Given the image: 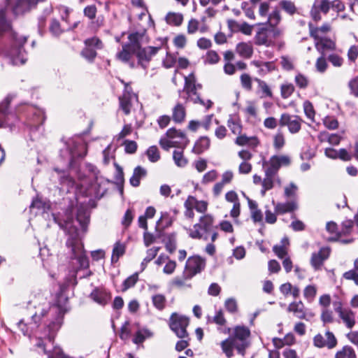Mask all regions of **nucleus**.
<instances>
[{
  "label": "nucleus",
  "instance_id": "obj_64",
  "mask_svg": "<svg viewBox=\"0 0 358 358\" xmlns=\"http://www.w3.org/2000/svg\"><path fill=\"white\" fill-rule=\"evenodd\" d=\"M343 278L348 280H352L356 285H358V271L356 270L351 269L345 272Z\"/></svg>",
  "mask_w": 358,
  "mask_h": 358
},
{
  "label": "nucleus",
  "instance_id": "obj_20",
  "mask_svg": "<svg viewBox=\"0 0 358 358\" xmlns=\"http://www.w3.org/2000/svg\"><path fill=\"white\" fill-rule=\"evenodd\" d=\"M330 255V249L329 248H322L317 252H313L310 258V264L315 271L322 269L325 260H327Z\"/></svg>",
  "mask_w": 358,
  "mask_h": 358
},
{
  "label": "nucleus",
  "instance_id": "obj_23",
  "mask_svg": "<svg viewBox=\"0 0 358 358\" xmlns=\"http://www.w3.org/2000/svg\"><path fill=\"white\" fill-rule=\"evenodd\" d=\"M272 203L274 205V210L277 215H283L287 213H292L298 209V203L296 200H292L285 203H275L273 200Z\"/></svg>",
  "mask_w": 358,
  "mask_h": 358
},
{
  "label": "nucleus",
  "instance_id": "obj_36",
  "mask_svg": "<svg viewBox=\"0 0 358 358\" xmlns=\"http://www.w3.org/2000/svg\"><path fill=\"white\" fill-rule=\"evenodd\" d=\"M127 89L124 90L123 94L120 97V106L125 115H129L131 111V103L129 94H127Z\"/></svg>",
  "mask_w": 358,
  "mask_h": 358
},
{
  "label": "nucleus",
  "instance_id": "obj_30",
  "mask_svg": "<svg viewBox=\"0 0 358 358\" xmlns=\"http://www.w3.org/2000/svg\"><path fill=\"white\" fill-rule=\"evenodd\" d=\"M210 140L208 136H201L194 143L192 152L200 155L210 148Z\"/></svg>",
  "mask_w": 358,
  "mask_h": 358
},
{
  "label": "nucleus",
  "instance_id": "obj_3",
  "mask_svg": "<svg viewBox=\"0 0 358 358\" xmlns=\"http://www.w3.org/2000/svg\"><path fill=\"white\" fill-rule=\"evenodd\" d=\"M66 246L68 249L69 266L73 271L71 279L67 282V285L71 284L76 285L77 272L81 269L88 268L90 266L89 259L77 229L69 232Z\"/></svg>",
  "mask_w": 358,
  "mask_h": 358
},
{
  "label": "nucleus",
  "instance_id": "obj_16",
  "mask_svg": "<svg viewBox=\"0 0 358 358\" xmlns=\"http://www.w3.org/2000/svg\"><path fill=\"white\" fill-rule=\"evenodd\" d=\"M45 0H15L12 5V10L15 15H23L35 8L37 4Z\"/></svg>",
  "mask_w": 358,
  "mask_h": 358
},
{
  "label": "nucleus",
  "instance_id": "obj_61",
  "mask_svg": "<svg viewBox=\"0 0 358 358\" xmlns=\"http://www.w3.org/2000/svg\"><path fill=\"white\" fill-rule=\"evenodd\" d=\"M241 83L243 88L248 91H251L252 89V79L248 73H243L241 77Z\"/></svg>",
  "mask_w": 358,
  "mask_h": 358
},
{
  "label": "nucleus",
  "instance_id": "obj_4",
  "mask_svg": "<svg viewBox=\"0 0 358 358\" xmlns=\"http://www.w3.org/2000/svg\"><path fill=\"white\" fill-rule=\"evenodd\" d=\"M250 330L245 326H236L231 329L229 336L220 343L223 353L227 358L234 356V350L242 356L245 355V350L250 345L249 338Z\"/></svg>",
  "mask_w": 358,
  "mask_h": 358
},
{
  "label": "nucleus",
  "instance_id": "obj_12",
  "mask_svg": "<svg viewBox=\"0 0 358 358\" xmlns=\"http://www.w3.org/2000/svg\"><path fill=\"white\" fill-rule=\"evenodd\" d=\"M27 42V38H15V45L10 51V61L13 65H22L27 61L26 52L23 45Z\"/></svg>",
  "mask_w": 358,
  "mask_h": 358
},
{
  "label": "nucleus",
  "instance_id": "obj_42",
  "mask_svg": "<svg viewBox=\"0 0 358 358\" xmlns=\"http://www.w3.org/2000/svg\"><path fill=\"white\" fill-rule=\"evenodd\" d=\"M335 358H357L354 349L350 345H345L336 352Z\"/></svg>",
  "mask_w": 358,
  "mask_h": 358
},
{
  "label": "nucleus",
  "instance_id": "obj_51",
  "mask_svg": "<svg viewBox=\"0 0 358 358\" xmlns=\"http://www.w3.org/2000/svg\"><path fill=\"white\" fill-rule=\"evenodd\" d=\"M80 55L83 57H84L89 62H93L96 57L97 52L96 50L94 48L85 47L82 50Z\"/></svg>",
  "mask_w": 358,
  "mask_h": 358
},
{
  "label": "nucleus",
  "instance_id": "obj_45",
  "mask_svg": "<svg viewBox=\"0 0 358 358\" xmlns=\"http://www.w3.org/2000/svg\"><path fill=\"white\" fill-rule=\"evenodd\" d=\"M279 6L282 10L289 15H294L297 13V8L292 1L282 0L279 2Z\"/></svg>",
  "mask_w": 358,
  "mask_h": 358
},
{
  "label": "nucleus",
  "instance_id": "obj_37",
  "mask_svg": "<svg viewBox=\"0 0 358 358\" xmlns=\"http://www.w3.org/2000/svg\"><path fill=\"white\" fill-rule=\"evenodd\" d=\"M281 21L280 12L278 8L274 9L268 15L266 23L261 25H268L269 27H277ZM260 25V24H258Z\"/></svg>",
  "mask_w": 358,
  "mask_h": 358
},
{
  "label": "nucleus",
  "instance_id": "obj_15",
  "mask_svg": "<svg viewBox=\"0 0 358 358\" xmlns=\"http://www.w3.org/2000/svg\"><path fill=\"white\" fill-rule=\"evenodd\" d=\"M326 339L321 334H317L313 338V345L318 348L327 347L328 349L334 348L337 344L338 341L334 334L330 331H327L324 334Z\"/></svg>",
  "mask_w": 358,
  "mask_h": 358
},
{
  "label": "nucleus",
  "instance_id": "obj_13",
  "mask_svg": "<svg viewBox=\"0 0 358 358\" xmlns=\"http://www.w3.org/2000/svg\"><path fill=\"white\" fill-rule=\"evenodd\" d=\"M303 120L298 115L282 113L279 120L280 127H287L291 134H297L301 128Z\"/></svg>",
  "mask_w": 358,
  "mask_h": 358
},
{
  "label": "nucleus",
  "instance_id": "obj_63",
  "mask_svg": "<svg viewBox=\"0 0 358 358\" xmlns=\"http://www.w3.org/2000/svg\"><path fill=\"white\" fill-rule=\"evenodd\" d=\"M327 59L335 67H341L344 62L343 58L336 53L330 54Z\"/></svg>",
  "mask_w": 358,
  "mask_h": 358
},
{
  "label": "nucleus",
  "instance_id": "obj_60",
  "mask_svg": "<svg viewBox=\"0 0 358 358\" xmlns=\"http://www.w3.org/2000/svg\"><path fill=\"white\" fill-rule=\"evenodd\" d=\"M294 91V86L292 83L282 84L280 86V94L283 99L289 98Z\"/></svg>",
  "mask_w": 358,
  "mask_h": 358
},
{
  "label": "nucleus",
  "instance_id": "obj_31",
  "mask_svg": "<svg viewBox=\"0 0 358 358\" xmlns=\"http://www.w3.org/2000/svg\"><path fill=\"white\" fill-rule=\"evenodd\" d=\"M236 51L240 57L249 59L252 56L253 47L250 43L241 42L237 44Z\"/></svg>",
  "mask_w": 358,
  "mask_h": 358
},
{
  "label": "nucleus",
  "instance_id": "obj_27",
  "mask_svg": "<svg viewBox=\"0 0 358 358\" xmlns=\"http://www.w3.org/2000/svg\"><path fill=\"white\" fill-rule=\"evenodd\" d=\"M186 117V107L184 104L178 102L172 109V119L174 122L181 124Z\"/></svg>",
  "mask_w": 358,
  "mask_h": 358
},
{
  "label": "nucleus",
  "instance_id": "obj_18",
  "mask_svg": "<svg viewBox=\"0 0 358 358\" xmlns=\"http://www.w3.org/2000/svg\"><path fill=\"white\" fill-rule=\"evenodd\" d=\"M227 27L231 33H241L246 36H250L252 33L253 26L246 22H238L229 19L227 21Z\"/></svg>",
  "mask_w": 358,
  "mask_h": 358
},
{
  "label": "nucleus",
  "instance_id": "obj_47",
  "mask_svg": "<svg viewBox=\"0 0 358 358\" xmlns=\"http://www.w3.org/2000/svg\"><path fill=\"white\" fill-rule=\"evenodd\" d=\"M49 30L52 36L58 37L66 31V29L62 28L59 20L54 18L50 21Z\"/></svg>",
  "mask_w": 358,
  "mask_h": 358
},
{
  "label": "nucleus",
  "instance_id": "obj_56",
  "mask_svg": "<svg viewBox=\"0 0 358 358\" xmlns=\"http://www.w3.org/2000/svg\"><path fill=\"white\" fill-rule=\"evenodd\" d=\"M285 144V140L282 132L280 130L273 136V147L275 150H280Z\"/></svg>",
  "mask_w": 358,
  "mask_h": 358
},
{
  "label": "nucleus",
  "instance_id": "obj_19",
  "mask_svg": "<svg viewBox=\"0 0 358 358\" xmlns=\"http://www.w3.org/2000/svg\"><path fill=\"white\" fill-rule=\"evenodd\" d=\"M208 323H214L217 325V331L223 334H229L231 331L230 327H226L227 320L224 316V313L222 310L216 311L213 317L208 316L207 317Z\"/></svg>",
  "mask_w": 358,
  "mask_h": 358
},
{
  "label": "nucleus",
  "instance_id": "obj_8",
  "mask_svg": "<svg viewBox=\"0 0 358 358\" xmlns=\"http://www.w3.org/2000/svg\"><path fill=\"white\" fill-rule=\"evenodd\" d=\"M66 151L69 152L68 165L73 166L74 162L79 158H83L87 155V145L81 140L76 141L73 139L68 140L66 143Z\"/></svg>",
  "mask_w": 358,
  "mask_h": 358
},
{
  "label": "nucleus",
  "instance_id": "obj_58",
  "mask_svg": "<svg viewBox=\"0 0 358 358\" xmlns=\"http://www.w3.org/2000/svg\"><path fill=\"white\" fill-rule=\"evenodd\" d=\"M294 82L300 89H306L309 85L308 78L301 73H298L296 75Z\"/></svg>",
  "mask_w": 358,
  "mask_h": 358
},
{
  "label": "nucleus",
  "instance_id": "obj_48",
  "mask_svg": "<svg viewBox=\"0 0 358 358\" xmlns=\"http://www.w3.org/2000/svg\"><path fill=\"white\" fill-rule=\"evenodd\" d=\"M168 252L173 253L176 249V237L174 234H167L164 239Z\"/></svg>",
  "mask_w": 358,
  "mask_h": 358
},
{
  "label": "nucleus",
  "instance_id": "obj_28",
  "mask_svg": "<svg viewBox=\"0 0 358 358\" xmlns=\"http://www.w3.org/2000/svg\"><path fill=\"white\" fill-rule=\"evenodd\" d=\"M287 311L293 313L294 315L299 319H306V308L301 301H293L290 303L288 306Z\"/></svg>",
  "mask_w": 358,
  "mask_h": 358
},
{
  "label": "nucleus",
  "instance_id": "obj_1",
  "mask_svg": "<svg viewBox=\"0 0 358 358\" xmlns=\"http://www.w3.org/2000/svg\"><path fill=\"white\" fill-rule=\"evenodd\" d=\"M64 306L59 304H43L38 307L28 324L22 320L18 322V327L25 336L34 334L37 329L43 331L36 336V346L41 348L48 358L52 357L55 337L62 326L63 317L66 312Z\"/></svg>",
  "mask_w": 358,
  "mask_h": 358
},
{
  "label": "nucleus",
  "instance_id": "obj_43",
  "mask_svg": "<svg viewBox=\"0 0 358 358\" xmlns=\"http://www.w3.org/2000/svg\"><path fill=\"white\" fill-rule=\"evenodd\" d=\"M254 80L258 84V89L262 93V97L272 98V91L264 80L257 78H254Z\"/></svg>",
  "mask_w": 358,
  "mask_h": 358
},
{
  "label": "nucleus",
  "instance_id": "obj_11",
  "mask_svg": "<svg viewBox=\"0 0 358 358\" xmlns=\"http://www.w3.org/2000/svg\"><path fill=\"white\" fill-rule=\"evenodd\" d=\"M206 267V259L199 255L189 257L185 264L183 271L185 280H190L196 274L200 273Z\"/></svg>",
  "mask_w": 358,
  "mask_h": 358
},
{
  "label": "nucleus",
  "instance_id": "obj_14",
  "mask_svg": "<svg viewBox=\"0 0 358 358\" xmlns=\"http://www.w3.org/2000/svg\"><path fill=\"white\" fill-rule=\"evenodd\" d=\"M266 163L267 164L266 171L274 175H278V171L282 166L290 165L291 158L288 155H273Z\"/></svg>",
  "mask_w": 358,
  "mask_h": 358
},
{
  "label": "nucleus",
  "instance_id": "obj_62",
  "mask_svg": "<svg viewBox=\"0 0 358 358\" xmlns=\"http://www.w3.org/2000/svg\"><path fill=\"white\" fill-rule=\"evenodd\" d=\"M303 110L306 117L312 121H314L315 110L312 103L310 101H305L303 104Z\"/></svg>",
  "mask_w": 358,
  "mask_h": 358
},
{
  "label": "nucleus",
  "instance_id": "obj_32",
  "mask_svg": "<svg viewBox=\"0 0 358 358\" xmlns=\"http://www.w3.org/2000/svg\"><path fill=\"white\" fill-rule=\"evenodd\" d=\"M315 48L317 50L324 54V50H334L336 48V43L328 38H320L315 42Z\"/></svg>",
  "mask_w": 358,
  "mask_h": 358
},
{
  "label": "nucleus",
  "instance_id": "obj_33",
  "mask_svg": "<svg viewBox=\"0 0 358 358\" xmlns=\"http://www.w3.org/2000/svg\"><path fill=\"white\" fill-rule=\"evenodd\" d=\"M147 171L141 166H136L133 172V175L129 179V182L133 187H138L140 185L141 179L145 177Z\"/></svg>",
  "mask_w": 358,
  "mask_h": 358
},
{
  "label": "nucleus",
  "instance_id": "obj_50",
  "mask_svg": "<svg viewBox=\"0 0 358 358\" xmlns=\"http://www.w3.org/2000/svg\"><path fill=\"white\" fill-rule=\"evenodd\" d=\"M317 294V287L314 285H307L303 289V296L308 302L313 301Z\"/></svg>",
  "mask_w": 358,
  "mask_h": 358
},
{
  "label": "nucleus",
  "instance_id": "obj_44",
  "mask_svg": "<svg viewBox=\"0 0 358 358\" xmlns=\"http://www.w3.org/2000/svg\"><path fill=\"white\" fill-rule=\"evenodd\" d=\"M166 22L172 26H180L183 21V16L178 13H169L166 16Z\"/></svg>",
  "mask_w": 358,
  "mask_h": 358
},
{
  "label": "nucleus",
  "instance_id": "obj_22",
  "mask_svg": "<svg viewBox=\"0 0 358 358\" xmlns=\"http://www.w3.org/2000/svg\"><path fill=\"white\" fill-rule=\"evenodd\" d=\"M254 40L257 45L270 46L273 43V41L271 38L269 27L259 28L255 36Z\"/></svg>",
  "mask_w": 358,
  "mask_h": 358
},
{
  "label": "nucleus",
  "instance_id": "obj_7",
  "mask_svg": "<svg viewBox=\"0 0 358 358\" xmlns=\"http://www.w3.org/2000/svg\"><path fill=\"white\" fill-rule=\"evenodd\" d=\"M13 97V95L9 94L0 103V128L10 127L12 129L18 122L16 113L9 108V105Z\"/></svg>",
  "mask_w": 358,
  "mask_h": 358
},
{
  "label": "nucleus",
  "instance_id": "obj_39",
  "mask_svg": "<svg viewBox=\"0 0 358 358\" xmlns=\"http://www.w3.org/2000/svg\"><path fill=\"white\" fill-rule=\"evenodd\" d=\"M152 302L156 309L162 311L166 308L167 300L164 294H156L152 295Z\"/></svg>",
  "mask_w": 358,
  "mask_h": 358
},
{
  "label": "nucleus",
  "instance_id": "obj_21",
  "mask_svg": "<svg viewBox=\"0 0 358 358\" xmlns=\"http://www.w3.org/2000/svg\"><path fill=\"white\" fill-rule=\"evenodd\" d=\"M275 183L281 186L282 182L279 175H274L265 170V176L262 182V195L264 196L266 191L271 189L274 187Z\"/></svg>",
  "mask_w": 358,
  "mask_h": 358
},
{
  "label": "nucleus",
  "instance_id": "obj_38",
  "mask_svg": "<svg viewBox=\"0 0 358 358\" xmlns=\"http://www.w3.org/2000/svg\"><path fill=\"white\" fill-rule=\"evenodd\" d=\"M187 200L192 203L193 208L199 213H205L207 211L208 203L206 201H199L193 196H189Z\"/></svg>",
  "mask_w": 358,
  "mask_h": 358
},
{
  "label": "nucleus",
  "instance_id": "obj_10",
  "mask_svg": "<svg viewBox=\"0 0 358 358\" xmlns=\"http://www.w3.org/2000/svg\"><path fill=\"white\" fill-rule=\"evenodd\" d=\"M179 95L186 102L202 103V99L196 90L195 77L193 73H190L189 76H185V86L182 91L179 90Z\"/></svg>",
  "mask_w": 358,
  "mask_h": 358
},
{
  "label": "nucleus",
  "instance_id": "obj_59",
  "mask_svg": "<svg viewBox=\"0 0 358 358\" xmlns=\"http://www.w3.org/2000/svg\"><path fill=\"white\" fill-rule=\"evenodd\" d=\"M323 124L326 128L330 130H334L338 127V122L334 116H327L323 119Z\"/></svg>",
  "mask_w": 358,
  "mask_h": 358
},
{
  "label": "nucleus",
  "instance_id": "obj_24",
  "mask_svg": "<svg viewBox=\"0 0 358 358\" xmlns=\"http://www.w3.org/2000/svg\"><path fill=\"white\" fill-rule=\"evenodd\" d=\"M91 298L97 303L104 306L111 298V294L104 288H95L90 294Z\"/></svg>",
  "mask_w": 358,
  "mask_h": 358
},
{
  "label": "nucleus",
  "instance_id": "obj_26",
  "mask_svg": "<svg viewBox=\"0 0 358 358\" xmlns=\"http://www.w3.org/2000/svg\"><path fill=\"white\" fill-rule=\"evenodd\" d=\"M76 220L80 225L83 231H86L90 222V213L87 208L80 206L77 210Z\"/></svg>",
  "mask_w": 358,
  "mask_h": 358
},
{
  "label": "nucleus",
  "instance_id": "obj_57",
  "mask_svg": "<svg viewBox=\"0 0 358 358\" xmlns=\"http://www.w3.org/2000/svg\"><path fill=\"white\" fill-rule=\"evenodd\" d=\"M84 43L86 46L94 48L96 50H101L103 48L102 41L99 38H97L96 36L87 38L85 41Z\"/></svg>",
  "mask_w": 358,
  "mask_h": 358
},
{
  "label": "nucleus",
  "instance_id": "obj_9",
  "mask_svg": "<svg viewBox=\"0 0 358 358\" xmlns=\"http://www.w3.org/2000/svg\"><path fill=\"white\" fill-rule=\"evenodd\" d=\"M189 322L187 317L177 313H173L169 318V326L178 338H185L188 337L187 327Z\"/></svg>",
  "mask_w": 358,
  "mask_h": 358
},
{
  "label": "nucleus",
  "instance_id": "obj_41",
  "mask_svg": "<svg viewBox=\"0 0 358 358\" xmlns=\"http://www.w3.org/2000/svg\"><path fill=\"white\" fill-rule=\"evenodd\" d=\"M124 252L125 245L120 241L116 242L113 246L111 262L113 263L117 262L119 260V258L122 256Z\"/></svg>",
  "mask_w": 358,
  "mask_h": 358
},
{
  "label": "nucleus",
  "instance_id": "obj_17",
  "mask_svg": "<svg viewBox=\"0 0 358 358\" xmlns=\"http://www.w3.org/2000/svg\"><path fill=\"white\" fill-rule=\"evenodd\" d=\"M331 8L329 0H315L310 9V16L315 22L321 20L320 13L327 14Z\"/></svg>",
  "mask_w": 358,
  "mask_h": 358
},
{
  "label": "nucleus",
  "instance_id": "obj_6",
  "mask_svg": "<svg viewBox=\"0 0 358 358\" xmlns=\"http://www.w3.org/2000/svg\"><path fill=\"white\" fill-rule=\"evenodd\" d=\"M166 134L169 139L161 138L159 141V145L165 150L172 147L184 150L189 142L184 132L173 127L168 129Z\"/></svg>",
  "mask_w": 358,
  "mask_h": 358
},
{
  "label": "nucleus",
  "instance_id": "obj_49",
  "mask_svg": "<svg viewBox=\"0 0 358 358\" xmlns=\"http://www.w3.org/2000/svg\"><path fill=\"white\" fill-rule=\"evenodd\" d=\"M245 15L250 20H255L256 18L255 14V6L250 5L248 1H243L241 6Z\"/></svg>",
  "mask_w": 358,
  "mask_h": 358
},
{
  "label": "nucleus",
  "instance_id": "obj_55",
  "mask_svg": "<svg viewBox=\"0 0 358 358\" xmlns=\"http://www.w3.org/2000/svg\"><path fill=\"white\" fill-rule=\"evenodd\" d=\"M146 155L150 162L155 163L159 160L160 154L157 146L152 145L148 148Z\"/></svg>",
  "mask_w": 358,
  "mask_h": 358
},
{
  "label": "nucleus",
  "instance_id": "obj_2",
  "mask_svg": "<svg viewBox=\"0 0 358 358\" xmlns=\"http://www.w3.org/2000/svg\"><path fill=\"white\" fill-rule=\"evenodd\" d=\"M128 42L122 45V49L116 55L117 58L126 63L130 61L131 58L135 55L138 59V64L144 69L148 67L160 47L148 46L142 48V45L148 43V37L146 35V31H136L128 36Z\"/></svg>",
  "mask_w": 358,
  "mask_h": 358
},
{
  "label": "nucleus",
  "instance_id": "obj_52",
  "mask_svg": "<svg viewBox=\"0 0 358 358\" xmlns=\"http://www.w3.org/2000/svg\"><path fill=\"white\" fill-rule=\"evenodd\" d=\"M174 150L173 153V159L175 164L179 167H184L187 164V159L183 155V150Z\"/></svg>",
  "mask_w": 358,
  "mask_h": 358
},
{
  "label": "nucleus",
  "instance_id": "obj_5",
  "mask_svg": "<svg viewBox=\"0 0 358 358\" xmlns=\"http://www.w3.org/2000/svg\"><path fill=\"white\" fill-rule=\"evenodd\" d=\"M215 219L210 214L200 217L199 222L192 229H189L188 235L193 239L211 240L212 243L217 238V226L214 225Z\"/></svg>",
  "mask_w": 358,
  "mask_h": 358
},
{
  "label": "nucleus",
  "instance_id": "obj_46",
  "mask_svg": "<svg viewBox=\"0 0 358 358\" xmlns=\"http://www.w3.org/2000/svg\"><path fill=\"white\" fill-rule=\"evenodd\" d=\"M159 249V247H153L147 250L146 257L143 259L141 264V271H144L147 264L157 256Z\"/></svg>",
  "mask_w": 358,
  "mask_h": 358
},
{
  "label": "nucleus",
  "instance_id": "obj_34",
  "mask_svg": "<svg viewBox=\"0 0 358 358\" xmlns=\"http://www.w3.org/2000/svg\"><path fill=\"white\" fill-rule=\"evenodd\" d=\"M12 29L11 22L6 17L5 10H0V36Z\"/></svg>",
  "mask_w": 358,
  "mask_h": 358
},
{
  "label": "nucleus",
  "instance_id": "obj_40",
  "mask_svg": "<svg viewBox=\"0 0 358 358\" xmlns=\"http://www.w3.org/2000/svg\"><path fill=\"white\" fill-rule=\"evenodd\" d=\"M227 126L234 134H241L242 131V125L238 117H231L227 121Z\"/></svg>",
  "mask_w": 358,
  "mask_h": 358
},
{
  "label": "nucleus",
  "instance_id": "obj_35",
  "mask_svg": "<svg viewBox=\"0 0 358 358\" xmlns=\"http://www.w3.org/2000/svg\"><path fill=\"white\" fill-rule=\"evenodd\" d=\"M235 143L241 146L250 145L256 147L259 144V141L256 136L248 137L246 135L239 134L236 138Z\"/></svg>",
  "mask_w": 358,
  "mask_h": 358
},
{
  "label": "nucleus",
  "instance_id": "obj_53",
  "mask_svg": "<svg viewBox=\"0 0 358 358\" xmlns=\"http://www.w3.org/2000/svg\"><path fill=\"white\" fill-rule=\"evenodd\" d=\"M354 227V222L352 220H347L342 222L341 229L338 233V236L340 237L343 235H349L352 231Z\"/></svg>",
  "mask_w": 358,
  "mask_h": 358
},
{
  "label": "nucleus",
  "instance_id": "obj_25",
  "mask_svg": "<svg viewBox=\"0 0 358 358\" xmlns=\"http://www.w3.org/2000/svg\"><path fill=\"white\" fill-rule=\"evenodd\" d=\"M251 64L258 69L257 73L260 76H265L275 69V65L273 62L253 60L251 62Z\"/></svg>",
  "mask_w": 358,
  "mask_h": 358
},
{
  "label": "nucleus",
  "instance_id": "obj_29",
  "mask_svg": "<svg viewBox=\"0 0 358 358\" xmlns=\"http://www.w3.org/2000/svg\"><path fill=\"white\" fill-rule=\"evenodd\" d=\"M338 315L347 328L352 329L355 325V313L350 308H345Z\"/></svg>",
  "mask_w": 358,
  "mask_h": 358
},
{
  "label": "nucleus",
  "instance_id": "obj_54",
  "mask_svg": "<svg viewBox=\"0 0 358 358\" xmlns=\"http://www.w3.org/2000/svg\"><path fill=\"white\" fill-rule=\"evenodd\" d=\"M138 280V273H135L127 278L122 283V292H125L131 287H133Z\"/></svg>",
  "mask_w": 358,
  "mask_h": 358
}]
</instances>
